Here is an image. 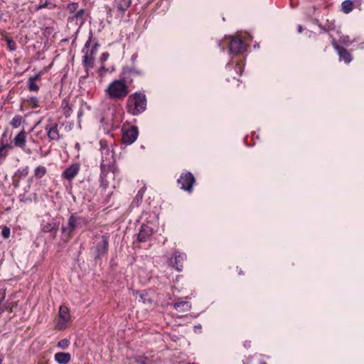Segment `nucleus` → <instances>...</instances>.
<instances>
[{
  "mask_svg": "<svg viewBox=\"0 0 364 364\" xmlns=\"http://www.w3.org/2000/svg\"><path fill=\"white\" fill-rule=\"evenodd\" d=\"M130 83L120 76L112 81L105 90L106 96L112 101H123L130 92Z\"/></svg>",
  "mask_w": 364,
  "mask_h": 364,
  "instance_id": "1",
  "label": "nucleus"
},
{
  "mask_svg": "<svg viewBox=\"0 0 364 364\" xmlns=\"http://www.w3.org/2000/svg\"><path fill=\"white\" fill-rule=\"evenodd\" d=\"M88 225V219L77 213H72L68 220L66 225H63L62 235L66 240H70L74 235L77 229L86 228Z\"/></svg>",
  "mask_w": 364,
  "mask_h": 364,
  "instance_id": "2",
  "label": "nucleus"
},
{
  "mask_svg": "<svg viewBox=\"0 0 364 364\" xmlns=\"http://www.w3.org/2000/svg\"><path fill=\"white\" fill-rule=\"evenodd\" d=\"M127 111L136 116L142 113L146 108V97L144 93L135 92L128 96L126 105Z\"/></svg>",
  "mask_w": 364,
  "mask_h": 364,
  "instance_id": "3",
  "label": "nucleus"
},
{
  "mask_svg": "<svg viewBox=\"0 0 364 364\" xmlns=\"http://www.w3.org/2000/svg\"><path fill=\"white\" fill-rule=\"evenodd\" d=\"M149 217L151 218L149 213H142L141 218V219H144L146 221V223H142L138 233L137 240L140 242H145L148 241L156 231V225L154 223V220L156 219V216L154 215L152 216V220H148Z\"/></svg>",
  "mask_w": 364,
  "mask_h": 364,
  "instance_id": "4",
  "label": "nucleus"
},
{
  "mask_svg": "<svg viewBox=\"0 0 364 364\" xmlns=\"http://www.w3.org/2000/svg\"><path fill=\"white\" fill-rule=\"evenodd\" d=\"M71 316L69 309L64 305L59 308L58 314L54 320L55 329L63 331L68 328L71 323Z\"/></svg>",
  "mask_w": 364,
  "mask_h": 364,
  "instance_id": "5",
  "label": "nucleus"
},
{
  "mask_svg": "<svg viewBox=\"0 0 364 364\" xmlns=\"http://www.w3.org/2000/svg\"><path fill=\"white\" fill-rule=\"evenodd\" d=\"M109 235L106 233L102 235L96 236L94 242L93 250L95 253V258H100L101 256L107 254L109 247Z\"/></svg>",
  "mask_w": 364,
  "mask_h": 364,
  "instance_id": "6",
  "label": "nucleus"
},
{
  "mask_svg": "<svg viewBox=\"0 0 364 364\" xmlns=\"http://www.w3.org/2000/svg\"><path fill=\"white\" fill-rule=\"evenodd\" d=\"M195 183L196 178L193 174L189 171L182 172L180 177L177 179V183L179 187L188 193L193 192Z\"/></svg>",
  "mask_w": 364,
  "mask_h": 364,
  "instance_id": "7",
  "label": "nucleus"
},
{
  "mask_svg": "<svg viewBox=\"0 0 364 364\" xmlns=\"http://www.w3.org/2000/svg\"><path fill=\"white\" fill-rule=\"evenodd\" d=\"M229 51L231 54L239 55L247 50V44L238 36H232L228 42Z\"/></svg>",
  "mask_w": 364,
  "mask_h": 364,
  "instance_id": "8",
  "label": "nucleus"
},
{
  "mask_svg": "<svg viewBox=\"0 0 364 364\" xmlns=\"http://www.w3.org/2000/svg\"><path fill=\"white\" fill-rule=\"evenodd\" d=\"M122 141L126 145L133 144L139 136V130L136 126H129L122 127Z\"/></svg>",
  "mask_w": 364,
  "mask_h": 364,
  "instance_id": "9",
  "label": "nucleus"
},
{
  "mask_svg": "<svg viewBox=\"0 0 364 364\" xmlns=\"http://www.w3.org/2000/svg\"><path fill=\"white\" fill-rule=\"evenodd\" d=\"M186 258L185 253L176 250L173 254V257L169 259L168 264L178 272H181Z\"/></svg>",
  "mask_w": 364,
  "mask_h": 364,
  "instance_id": "10",
  "label": "nucleus"
},
{
  "mask_svg": "<svg viewBox=\"0 0 364 364\" xmlns=\"http://www.w3.org/2000/svg\"><path fill=\"white\" fill-rule=\"evenodd\" d=\"M45 130L49 141H59L61 139L58 130V124L49 120V122L46 125Z\"/></svg>",
  "mask_w": 364,
  "mask_h": 364,
  "instance_id": "11",
  "label": "nucleus"
},
{
  "mask_svg": "<svg viewBox=\"0 0 364 364\" xmlns=\"http://www.w3.org/2000/svg\"><path fill=\"white\" fill-rule=\"evenodd\" d=\"M332 46L337 51L340 61H344L347 64L352 61L353 56L350 51L344 47L339 46L333 38H332Z\"/></svg>",
  "mask_w": 364,
  "mask_h": 364,
  "instance_id": "12",
  "label": "nucleus"
},
{
  "mask_svg": "<svg viewBox=\"0 0 364 364\" xmlns=\"http://www.w3.org/2000/svg\"><path fill=\"white\" fill-rule=\"evenodd\" d=\"M26 138H27V133L26 132L25 129H22L14 137V139L12 141V144H13L14 146L20 148L26 153L31 154L32 153L31 150L30 149H26Z\"/></svg>",
  "mask_w": 364,
  "mask_h": 364,
  "instance_id": "13",
  "label": "nucleus"
},
{
  "mask_svg": "<svg viewBox=\"0 0 364 364\" xmlns=\"http://www.w3.org/2000/svg\"><path fill=\"white\" fill-rule=\"evenodd\" d=\"M80 169V164H73L63 172L62 176L68 181H72L78 174Z\"/></svg>",
  "mask_w": 364,
  "mask_h": 364,
  "instance_id": "14",
  "label": "nucleus"
},
{
  "mask_svg": "<svg viewBox=\"0 0 364 364\" xmlns=\"http://www.w3.org/2000/svg\"><path fill=\"white\" fill-rule=\"evenodd\" d=\"M141 75L140 70H136L133 67H124L123 68L120 76L124 79L128 80L130 84L133 82L132 77Z\"/></svg>",
  "mask_w": 364,
  "mask_h": 364,
  "instance_id": "15",
  "label": "nucleus"
},
{
  "mask_svg": "<svg viewBox=\"0 0 364 364\" xmlns=\"http://www.w3.org/2000/svg\"><path fill=\"white\" fill-rule=\"evenodd\" d=\"M84 55L82 56V64L85 68L86 69V75L83 76L82 77L85 79L88 76V70L90 69L93 68L94 67V55H91V53H89V50H87L85 53H83Z\"/></svg>",
  "mask_w": 364,
  "mask_h": 364,
  "instance_id": "16",
  "label": "nucleus"
},
{
  "mask_svg": "<svg viewBox=\"0 0 364 364\" xmlns=\"http://www.w3.org/2000/svg\"><path fill=\"white\" fill-rule=\"evenodd\" d=\"M54 360L58 364H68L71 360V355L69 353L58 352L55 354Z\"/></svg>",
  "mask_w": 364,
  "mask_h": 364,
  "instance_id": "17",
  "label": "nucleus"
},
{
  "mask_svg": "<svg viewBox=\"0 0 364 364\" xmlns=\"http://www.w3.org/2000/svg\"><path fill=\"white\" fill-rule=\"evenodd\" d=\"M100 149L102 152V159L103 156H105V159L106 157L108 158L107 163L112 164L113 162V154L110 151L109 149L107 146V142L105 141H100Z\"/></svg>",
  "mask_w": 364,
  "mask_h": 364,
  "instance_id": "18",
  "label": "nucleus"
},
{
  "mask_svg": "<svg viewBox=\"0 0 364 364\" xmlns=\"http://www.w3.org/2000/svg\"><path fill=\"white\" fill-rule=\"evenodd\" d=\"M173 308L180 313H185L191 310V304L187 301H178L173 304Z\"/></svg>",
  "mask_w": 364,
  "mask_h": 364,
  "instance_id": "19",
  "label": "nucleus"
},
{
  "mask_svg": "<svg viewBox=\"0 0 364 364\" xmlns=\"http://www.w3.org/2000/svg\"><path fill=\"white\" fill-rule=\"evenodd\" d=\"M107 161L108 158L106 157V159H105V156H103L102 160H101L100 178H107V173L110 171L112 168V164L107 163Z\"/></svg>",
  "mask_w": 364,
  "mask_h": 364,
  "instance_id": "20",
  "label": "nucleus"
},
{
  "mask_svg": "<svg viewBox=\"0 0 364 364\" xmlns=\"http://www.w3.org/2000/svg\"><path fill=\"white\" fill-rule=\"evenodd\" d=\"M41 226L43 232H51L54 236L56 235L58 230V225L55 223H44Z\"/></svg>",
  "mask_w": 364,
  "mask_h": 364,
  "instance_id": "21",
  "label": "nucleus"
},
{
  "mask_svg": "<svg viewBox=\"0 0 364 364\" xmlns=\"http://www.w3.org/2000/svg\"><path fill=\"white\" fill-rule=\"evenodd\" d=\"M29 173V167L28 166L21 167L15 172L14 178L22 179L26 177Z\"/></svg>",
  "mask_w": 364,
  "mask_h": 364,
  "instance_id": "22",
  "label": "nucleus"
},
{
  "mask_svg": "<svg viewBox=\"0 0 364 364\" xmlns=\"http://www.w3.org/2000/svg\"><path fill=\"white\" fill-rule=\"evenodd\" d=\"M132 0H118L117 8L119 11L124 14L131 6Z\"/></svg>",
  "mask_w": 364,
  "mask_h": 364,
  "instance_id": "23",
  "label": "nucleus"
},
{
  "mask_svg": "<svg viewBox=\"0 0 364 364\" xmlns=\"http://www.w3.org/2000/svg\"><path fill=\"white\" fill-rule=\"evenodd\" d=\"M134 363L137 364H154V362L146 356L137 355L131 358Z\"/></svg>",
  "mask_w": 364,
  "mask_h": 364,
  "instance_id": "24",
  "label": "nucleus"
},
{
  "mask_svg": "<svg viewBox=\"0 0 364 364\" xmlns=\"http://www.w3.org/2000/svg\"><path fill=\"white\" fill-rule=\"evenodd\" d=\"M47 173V169L43 166H38L33 171V177L36 179L42 178Z\"/></svg>",
  "mask_w": 364,
  "mask_h": 364,
  "instance_id": "25",
  "label": "nucleus"
},
{
  "mask_svg": "<svg viewBox=\"0 0 364 364\" xmlns=\"http://www.w3.org/2000/svg\"><path fill=\"white\" fill-rule=\"evenodd\" d=\"M26 105L32 108L36 109L40 107L39 100L36 97H29L25 100Z\"/></svg>",
  "mask_w": 364,
  "mask_h": 364,
  "instance_id": "26",
  "label": "nucleus"
},
{
  "mask_svg": "<svg viewBox=\"0 0 364 364\" xmlns=\"http://www.w3.org/2000/svg\"><path fill=\"white\" fill-rule=\"evenodd\" d=\"M341 6V10L343 11V13L349 14L353 9V3L350 0H346L342 3Z\"/></svg>",
  "mask_w": 364,
  "mask_h": 364,
  "instance_id": "27",
  "label": "nucleus"
},
{
  "mask_svg": "<svg viewBox=\"0 0 364 364\" xmlns=\"http://www.w3.org/2000/svg\"><path fill=\"white\" fill-rule=\"evenodd\" d=\"M23 122V117L21 115H15L14 118L10 122V124L14 128H18Z\"/></svg>",
  "mask_w": 364,
  "mask_h": 364,
  "instance_id": "28",
  "label": "nucleus"
},
{
  "mask_svg": "<svg viewBox=\"0 0 364 364\" xmlns=\"http://www.w3.org/2000/svg\"><path fill=\"white\" fill-rule=\"evenodd\" d=\"M11 148L10 144H2L0 146V160L4 159L8 154V150Z\"/></svg>",
  "mask_w": 364,
  "mask_h": 364,
  "instance_id": "29",
  "label": "nucleus"
},
{
  "mask_svg": "<svg viewBox=\"0 0 364 364\" xmlns=\"http://www.w3.org/2000/svg\"><path fill=\"white\" fill-rule=\"evenodd\" d=\"M244 70V63L242 60H240L237 62L234 70L236 72L237 75H241Z\"/></svg>",
  "mask_w": 364,
  "mask_h": 364,
  "instance_id": "30",
  "label": "nucleus"
},
{
  "mask_svg": "<svg viewBox=\"0 0 364 364\" xmlns=\"http://www.w3.org/2000/svg\"><path fill=\"white\" fill-rule=\"evenodd\" d=\"M5 41L6 43V44H7V46H8L9 49L11 51H14V50H16V48H17L16 43V42L13 39L6 37L5 38Z\"/></svg>",
  "mask_w": 364,
  "mask_h": 364,
  "instance_id": "31",
  "label": "nucleus"
},
{
  "mask_svg": "<svg viewBox=\"0 0 364 364\" xmlns=\"http://www.w3.org/2000/svg\"><path fill=\"white\" fill-rule=\"evenodd\" d=\"M28 89L31 92H38L39 91V86L36 85V82H33L30 80H28L27 82Z\"/></svg>",
  "mask_w": 364,
  "mask_h": 364,
  "instance_id": "32",
  "label": "nucleus"
},
{
  "mask_svg": "<svg viewBox=\"0 0 364 364\" xmlns=\"http://www.w3.org/2000/svg\"><path fill=\"white\" fill-rule=\"evenodd\" d=\"M79 4L77 2H72L68 4L67 6V10L70 13L73 14L77 11L78 9Z\"/></svg>",
  "mask_w": 364,
  "mask_h": 364,
  "instance_id": "33",
  "label": "nucleus"
},
{
  "mask_svg": "<svg viewBox=\"0 0 364 364\" xmlns=\"http://www.w3.org/2000/svg\"><path fill=\"white\" fill-rule=\"evenodd\" d=\"M70 345V341L67 338H63L58 341L57 346L62 349H67Z\"/></svg>",
  "mask_w": 364,
  "mask_h": 364,
  "instance_id": "34",
  "label": "nucleus"
},
{
  "mask_svg": "<svg viewBox=\"0 0 364 364\" xmlns=\"http://www.w3.org/2000/svg\"><path fill=\"white\" fill-rule=\"evenodd\" d=\"M72 112V108L68 102H65L63 106V114L65 117H69Z\"/></svg>",
  "mask_w": 364,
  "mask_h": 364,
  "instance_id": "35",
  "label": "nucleus"
},
{
  "mask_svg": "<svg viewBox=\"0 0 364 364\" xmlns=\"http://www.w3.org/2000/svg\"><path fill=\"white\" fill-rule=\"evenodd\" d=\"M10 235H11L10 228L7 226H4L1 230V236L5 239H8L10 237Z\"/></svg>",
  "mask_w": 364,
  "mask_h": 364,
  "instance_id": "36",
  "label": "nucleus"
},
{
  "mask_svg": "<svg viewBox=\"0 0 364 364\" xmlns=\"http://www.w3.org/2000/svg\"><path fill=\"white\" fill-rule=\"evenodd\" d=\"M92 33H90V36H89V38L88 40L86 41L82 50V53H85L87 50H90L89 48L90 47V43L92 42Z\"/></svg>",
  "mask_w": 364,
  "mask_h": 364,
  "instance_id": "37",
  "label": "nucleus"
},
{
  "mask_svg": "<svg viewBox=\"0 0 364 364\" xmlns=\"http://www.w3.org/2000/svg\"><path fill=\"white\" fill-rule=\"evenodd\" d=\"M100 186L106 190L109 187V182L107 178H100Z\"/></svg>",
  "mask_w": 364,
  "mask_h": 364,
  "instance_id": "38",
  "label": "nucleus"
},
{
  "mask_svg": "<svg viewBox=\"0 0 364 364\" xmlns=\"http://www.w3.org/2000/svg\"><path fill=\"white\" fill-rule=\"evenodd\" d=\"M147 294H141L140 295L139 301H141L144 304H151L152 300L150 298H147Z\"/></svg>",
  "mask_w": 364,
  "mask_h": 364,
  "instance_id": "39",
  "label": "nucleus"
},
{
  "mask_svg": "<svg viewBox=\"0 0 364 364\" xmlns=\"http://www.w3.org/2000/svg\"><path fill=\"white\" fill-rule=\"evenodd\" d=\"M43 74V71H41L39 72L38 73L33 75V76H31L29 77L28 80L33 81V82H36L38 80H40L41 79V77Z\"/></svg>",
  "mask_w": 364,
  "mask_h": 364,
  "instance_id": "40",
  "label": "nucleus"
},
{
  "mask_svg": "<svg viewBox=\"0 0 364 364\" xmlns=\"http://www.w3.org/2000/svg\"><path fill=\"white\" fill-rule=\"evenodd\" d=\"M100 46V44L98 43L97 41H96L92 46L91 49L89 50V53H91V55H95L97 52V49H98V47Z\"/></svg>",
  "mask_w": 364,
  "mask_h": 364,
  "instance_id": "41",
  "label": "nucleus"
},
{
  "mask_svg": "<svg viewBox=\"0 0 364 364\" xmlns=\"http://www.w3.org/2000/svg\"><path fill=\"white\" fill-rule=\"evenodd\" d=\"M85 14V10L84 9H77V11L75 13H74L73 14V18H82V16H84Z\"/></svg>",
  "mask_w": 364,
  "mask_h": 364,
  "instance_id": "42",
  "label": "nucleus"
},
{
  "mask_svg": "<svg viewBox=\"0 0 364 364\" xmlns=\"http://www.w3.org/2000/svg\"><path fill=\"white\" fill-rule=\"evenodd\" d=\"M109 54L108 52H104L102 53L101 56H100V61L103 63H105V61L107 60V59L109 58Z\"/></svg>",
  "mask_w": 364,
  "mask_h": 364,
  "instance_id": "43",
  "label": "nucleus"
},
{
  "mask_svg": "<svg viewBox=\"0 0 364 364\" xmlns=\"http://www.w3.org/2000/svg\"><path fill=\"white\" fill-rule=\"evenodd\" d=\"M49 4L50 2L47 0H46L44 3L41 2L38 6V9L46 8Z\"/></svg>",
  "mask_w": 364,
  "mask_h": 364,
  "instance_id": "44",
  "label": "nucleus"
},
{
  "mask_svg": "<svg viewBox=\"0 0 364 364\" xmlns=\"http://www.w3.org/2000/svg\"><path fill=\"white\" fill-rule=\"evenodd\" d=\"M6 292L4 289H0V304L4 300Z\"/></svg>",
  "mask_w": 364,
  "mask_h": 364,
  "instance_id": "45",
  "label": "nucleus"
},
{
  "mask_svg": "<svg viewBox=\"0 0 364 364\" xmlns=\"http://www.w3.org/2000/svg\"><path fill=\"white\" fill-rule=\"evenodd\" d=\"M20 179L14 178V188H18L19 186Z\"/></svg>",
  "mask_w": 364,
  "mask_h": 364,
  "instance_id": "46",
  "label": "nucleus"
},
{
  "mask_svg": "<svg viewBox=\"0 0 364 364\" xmlns=\"http://www.w3.org/2000/svg\"><path fill=\"white\" fill-rule=\"evenodd\" d=\"M226 70H227V71L230 72V73L232 71V67L230 63H228L227 65Z\"/></svg>",
  "mask_w": 364,
  "mask_h": 364,
  "instance_id": "47",
  "label": "nucleus"
},
{
  "mask_svg": "<svg viewBox=\"0 0 364 364\" xmlns=\"http://www.w3.org/2000/svg\"><path fill=\"white\" fill-rule=\"evenodd\" d=\"M319 27L324 31V32H328L329 31V28H326L325 26H321V25H319Z\"/></svg>",
  "mask_w": 364,
  "mask_h": 364,
  "instance_id": "48",
  "label": "nucleus"
},
{
  "mask_svg": "<svg viewBox=\"0 0 364 364\" xmlns=\"http://www.w3.org/2000/svg\"><path fill=\"white\" fill-rule=\"evenodd\" d=\"M297 31H298V33H301L303 31V27L301 25H298Z\"/></svg>",
  "mask_w": 364,
  "mask_h": 364,
  "instance_id": "49",
  "label": "nucleus"
},
{
  "mask_svg": "<svg viewBox=\"0 0 364 364\" xmlns=\"http://www.w3.org/2000/svg\"><path fill=\"white\" fill-rule=\"evenodd\" d=\"M42 134H43V132H42V131H39V132H38L36 133V136H38V137L43 138Z\"/></svg>",
  "mask_w": 364,
  "mask_h": 364,
  "instance_id": "50",
  "label": "nucleus"
},
{
  "mask_svg": "<svg viewBox=\"0 0 364 364\" xmlns=\"http://www.w3.org/2000/svg\"><path fill=\"white\" fill-rule=\"evenodd\" d=\"M6 308L0 306V314H3Z\"/></svg>",
  "mask_w": 364,
  "mask_h": 364,
  "instance_id": "51",
  "label": "nucleus"
},
{
  "mask_svg": "<svg viewBox=\"0 0 364 364\" xmlns=\"http://www.w3.org/2000/svg\"><path fill=\"white\" fill-rule=\"evenodd\" d=\"M3 355L0 353V364H4L3 363Z\"/></svg>",
  "mask_w": 364,
  "mask_h": 364,
  "instance_id": "52",
  "label": "nucleus"
},
{
  "mask_svg": "<svg viewBox=\"0 0 364 364\" xmlns=\"http://www.w3.org/2000/svg\"><path fill=\"white\" fill-rule=\"evenodd\" d=\"M238 274H240V275H244V274H245V273H244V272H243L241 269H240L238 270Z\"/></svg>",
  "mask_w": 364,
  "mask_h": 364,
  "instance_id": "53",
  "label": "nucleus"
},
{
  "mask_svg": "<svg viewBox=\"0 0 364 364\" xmlns=\"http://www.w3.org/2000/svg\"><path fill=\"white\" fill-rule=\"evenodd\" d=\"M30 140L34 144L37 142L32 136L30 138Z\"/></svg>",
  "mask_w": 364,
  "mask_h": 364,
  "instance_id": "54",
  "label": "nucleus"
},
{
  "mask_svg": "<svg viewBox=\"0 0 364 364\" xmlns=\"http://www.w3.org/2000/svg\"><path fill=\"white\" fill-rule=\"evenodd\" d=\"M2 16H3V13H2V12H1V11L0 10V21H1Z\"/></svg>",
  "mask_w": 364,
  "mask_h": 364,
  "instance_id": "55",
  "label": "nucleus"
},
{
  "mask_svg": "<svg viewBox=\"0 0 364 364\" xmlns=\"http://www.w3.org/2000/svg\"><path fill=\"white\" fill-rule=\"evenodd\" d=\"M247 346H250V343H245V344H244V346H245V347H247Z\"/></svg>",
  "mask_w": 364,
  "mask_h": 364,
  "instance_id": "56",
  "label": "nucleus"
},
{
  "mask_svg": "<svg viewBox=\"0 0 364 364\" xmlns=\"http://www.w3.org/2000/svg\"><path fill=\"white\" fill-rule=\"evenodd\" d=\"M247 346H250V343H245V344H244V346H245V347H247Z\"/></svg>",
  "mask_w": 364,
  "mask_h": 364,
  "instance_id": "57",
  "label": "nucleus"
},
{
  "mask_svg": "<svg viewBox=\"0 0 364 364\" xmlns=\"http://www.w3.org/2000/svg\"><path fill=\"white\" fill-rule=\"evenodd\" d=\"M247 346H250V343H245V344H244V346H245V347H247Z\"/></svg>",
  "mask_w": 364,
  "mask_h": 364,
  "instance_id": "58",
  "label": "nucleus"
},
{
  "mask_svg": "<svg viewBox=\"0 0 364 364\" xmlns=\"http://www.w3.org/2000/svg\"><path fill=\"white\" fill-rule=\"evenodd\" d=\"M259 364H267V363L266 362H264V361H261V362L259 363Z\"/></svg>",
  "mask_w": 364,
  "mask_h": 364,
  "instance_id": "59",
  "label": "nucleus"
},
{
  "mask_svg": "<svg viewBox=\"0 0 364 364\" xmlns=\"http://www.w3.org/2000/svg\"><path fill=\"white\" fill-rule=\"evenodd\" d=\"M327 48V45H325L324 46V50H326V49Z\"/></svg>",
  "mask_w": 364,
  "mask_h": 364,
  "instance_id": "60",
  "label": "nucleus"
},
{
  "mask_svg": "<svg viewBox=\"0 0 364 364\" xmlns=\"http://www.w3.org/2000/svg\"><path fill=\"white\" fill-rule=\"evenodd\" d=\"M232 78L235 79V80L237 79V77L235 76H232Z\"/></svg>",
  "mask_w": 364,
  "mask_h": 364,
  "instance_id": "61",
  "label": "nucleus"
}]
</instances>
